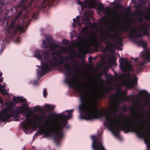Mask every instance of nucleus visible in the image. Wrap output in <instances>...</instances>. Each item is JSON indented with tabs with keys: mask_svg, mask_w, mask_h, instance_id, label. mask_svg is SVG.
I'll return each mask as SVG.
<instances>
[{
	"mask_svg": "<svg viewBox=\"0 0 150 150\" xmlns=\"http://www.w3.org/2000/svg\"><path fill=\"white\" fill-rule=\"evenodd\" d=\"M82 103L79 105V110L80 111L79 118L81 119L92 120L98 117H105V125L107 126L108 128L112 131L116 136H117L120 131L122 130L125 133L130 132H135L137 136L140 139L147 137L146 129L141 126L139 121H137L135 119H132L133 123L129 124L125 120L129 118V116L121 113L119 116L124 119L123 123L120 120L112 121L111 120L110 115L112 113L110 111H105V112L98 113L97 107L96 105L97 100L95 95L92 96L90 99L89 104H86L83 96L81 97Z\"/></svg>",
	"mask_w": 150,
	"mask_h": 150,
	"instance_id": "obj_1",
	"label": "nucleus"
},
{
	"mask_svg": "<svg viewBox=\"0 0 150 150\" xmlns=\"http://www.w3.org/2000/svg\"><path fill=\"white\" fill-rule=\"evenodd\" d=\"M74 110L73 109L66 110V111L68 113V115H64V113H59L57 114V117L62 121L60 122H57L54 126L50 125L49 127L51 128V129L50 133L47 132L45 128L41 126L39 122L40 120V118L37 115H35L34 118L37 120V121L33 120L32 119L28 117V115H26V117L24 120V121L25 122H22V125L23 127L25 130H29L31 126H36L38 125L39 131L36 133L37 134H39L41 135L44 133L45 136L53 137L54 142L57 144H58L63 136V130L67 125V121L71 117L72 113Z\"/></svg>",
	"mask_w": 150,
	"mask_h": 150,
	"instance_id": "obj_2",
	"label": "nucleus"
},
{
	"mask_svg": "<svg viewBox=\"0 0 150 150\" xmlns=\"http://www.w3.org/2000/svg\"><path fill=\"white\" fill-rule=\"evenodd\" d=\"M6 105V107L0 112L1 120L4 122L19 121V115L24 112V108L22 106H16L14 110L13 107L16 106L15 104L11 101L7 102Z\"/></svg>",
	"mask_w": 150,
	"mask_h": 150,
	"instance_id": "obj_3",
	"label": "nucleus"
},
{
	"mask_svg": "<svg viewBox=\"0 0 150 150\" xmlns=\"http://www.w3.org/2000/svg\"><path fill=\"white\" fill-rule=\"evenodd\" d=\"M73 64L74 66L73 68H71L70 64L68 63H65L62 67L68 75L65 79L64 82L71 87H72L74 86L76 92L80 94V98L81 102V104L82 103L81 98L83 96L85 99L86 103L87 104L86 102L87 94L86 93H83L82 90V88L84 87L86 83H83L81 81H80L79 82L80 84H74V79H71L70 76V75L72 74L73 71H77L79 68V66L78 64L75 63H74Z\"/></svg>",
	"mask_w": 150,
	"mask_h": 150,
	"instance_id": "obj_4",
	"label": "nucleus"
},
{
	"mask_svg": "<svg viewBox=\"0 0 150 150\" xmlns=\"http://www.w3.org/2000/svg\"><path fill=\"white\" fill-rule=\"evenodd\" d=\"M35 52L34 56L36 57L41 60L42 59V57L43 56L45 59V61H42L43 64L41 67V71H40L38 69L37 70L38 76H44L45 74V73L48 71H45V69L43 68L42 67L45 63L50 60L51 54L46 51L37 50L35 51Z\"/></svg>",
	"mask_w": 150,
	"mask_h": 150,
	"instance_id": "obj_5",
	"label": "nucleus"
},
{
	"mask_svg": "<svg viewBox=\"0 0 150 150\" xmlns=\"http://www.w3.org/2000/svg\"><path fill=\"white\" fill-rule=\"evenodd\" d=\"M22 11H21L19 14H18L14 20L12 21L8 27V33L9 35L13 36L14 35L16 34L18 31H19L21 33H23L24 31V25L23 24L19 23L16 24L15 21L21 15Z\"/></svg>",
	"mask_w": 150,
	"mask_h": 150,
	"instance_id": "obj_6",
	"label": "nucleus"
},
{
	"mask_svg": "<svg viewBox=\"0 0 150 150\" xmlns=\"http://www.w3.org/2000/svg\"><path fill=\"white\" fill-rule=\"evenodd\" d=\"M64 60L62 59L59 60V59L56 56H52L50 57V60L45 63L42 67L45 68V71H50L56 67L59 66L62 64H65Z\"/></svg>",
	"mask_w": 150,
	"mask_h": 150,
	"instance_id": "obj_7",
	"label": "nucleus"
},
{
	"mask_svg": "<svg viewBox=\"0 0 150 150\" xmlns=\"http://www.w3.org/2000/svg\"><path fill=\"white\" fill-rule=\"evenodd\" d=\"M100 33L103 41H105L108 38H110L112 40H113L115 38L117 39V41L114 40V42L117 47H120L123 45V44L122 42V37L117 36V35H111L107 30H105L104 32L103 29L101 30Z\"/></svg>",
	"mask_w": 150,
	"mask_h": 150,
	"instance_id": "obj_8",
	"label": "nucleus"
},
{
	"mask_svg": "<svg viewBox=\"0 0 150 150\" xmlns=\"http://www.w3.org/2000/svg\"><path fill=\"white\" fill-rule=\"evenodd\" d=\"M133 75L134 79H131L132 76L129 73L122 74V76L127 79L124 83V85L126 87L133 88L137 85L138 78L134 74Z\"/></svg>",
	"mask_w": 150,
	"mask_h": 150,
	"instance_id": "obj_9",
	"label": "nucleus"
},
{
	"mask_svg": "<svg viewBox=\"0 0 150 150\" xmlns=\"http://www.w3.org/2000/svg\"><path fill=\"white\" fill-rule=\"evenodd\" d=\"M91 137L93 140L92 147L93 150H106L103 145L101 137L92 136Z\"/></svg>",
	"mask_w": 150,
	"mask_h": 150,
	"instance_id": "obj_10",
	"label": "nucleus"
},
{
	"mask_svg": "<svg viewBox=\"0 0 150 150\" xmlns=\"http://www.w3.org/2000/svg\"><path fill=\"white\" fill-rule=\"evenodd\" d=\"M51 39V37L50 36H46V40H43L42 45L43 47L45 49H47L49 47L50 51L54 50L55 49L58 47V45L57 44L53 42L49 43Z\"/></svg>",
	"mask_w": 150,
	"mask_h": 150,
	"instance_id": "obj_11",
	"label": "nucleus"
},
{
	"mask_svg": "<svg viewBox=\"0 0 150 150\" xmlns=\"http://www.w3.org/2000/svg\"><path fill=\"white\" fill-rule=\"evenodd\" d=\"M136 42L137 45L140 46H141L145 50L143 55V57L144 59L147 61L148 62L150 61V51L148 50L147 49H146L147 46V43L146 42L141 39L139 41L136 40Z\"/></svg>",
	"mask_w": 150,
	"mask_h": 150,
	"instance_id": "obj_12",
	"label": "nucleus"
},
{
	"mask_svg": "<svg viewBox=\"0 0 150 150\" xmlns=\"http://www.w3.org/2000/svg\"><path fill=\"white\" fill-rule=\"evenodd\" d=\"M78 4L81 5L82 9L87 7L90 8H95L96 3V0H84L83 1L78 0Z\"/></svg>",
	"mask_w": 150,
	"mask_h": 150,
	"instance_id": "obj_13",
	"label": "nucleus"
},
{
	"mask_svg": "<svg viewBox=\"0 0 150 150\" xmlns=\"http://www.w3.org/2000/svg\"><path fill=\"white\" fill-rule=\"evenodd\" d=\"M121 60L123 62V64H120V66L121 71L125 72H127L128 68L130 67L131 64L129 62V60L127 59L125 61L123 58H122Z\"/></svg>",
	"mask_w": 150,
	"mask_h": 150,
	"instance_id": "obj_14",
	"label": "nucleus"
},
{
	"mask_svg": "<svg viewBox=\"0 0 150 150\" xmlns=\"http://www.w3.org/2000/svg\"><path fill=\"white\" fill-rule=\"evenodd\" d=\"M91 45L96 48L101 47H103L102 44H100L96 37L91 35Z\"/></svg>",
	"mask_w": 150,
	"mask_h": 150,
	"instance_id": "obj_15",
	"label": "nucleus"
},
{
	"mask_svg": "<svg viewBox=\"0 0 150 150\" xmlns=\"http://www.w3.org/2000/svg\"><path fill=\"white\" fill-rule=\"evenodd\" d=\"M139 94L136 95V98L139 100L140 97L142 99L144 98V95L145 94V96L148 98H150V95L145 90H139L138 91Z\"/></svg>",
	"mask_w": 150,
	"mask_h": 150,
	"instance_id": "obj_16",
	"label": "nucleus"
},
{
	"mask_svg": "<svg viewBox=\"0 0 150 150\" xmlns=\"http://www.w3.org/2000/svg\"><path fill=\"white\" fill-rule=\"evenodd\" d=\"M144 13V11L142 10L136 11L135 15L137 17H138L137 19L138 21L142 22L143 21L144 19L142 16Z\"/></svg>",
	"mask_w": 150,
	"mask_h": 150,
	"instance_id": "obj_17",
	"label": "nucleus"
},
{
	"mask_svg": "<svg viewBox=\"0 0 150 150\" xmlns=\"http://www.w3.org/2000/svg\"><path fill=\"white\" fill-rule=\"evenodd\" d=\"M80 16H76V19L74 18L73 19L74 23L73 24V25L74 28L76 27V24L79 26H81V24L80 21Z\"/></svg>",
	"mask_w": 150,
	"mask_h": 150,
	"instance_id": "obj_18",
	"label": "nucleus"
},
{
	"mask_svg": "<svg viewBox=\"0 0 150 150\" xmlns=\"http://www.w3.org/2000/svg\"><path fill=\"white\" fill-rule=\"evenodd\" d=\"M148 24L146 23H144L143 24V26H144V28H141L139 29V31H142V33L143 35L147 36L149 35V30L147 29H145L146 28V26Z\"/></svg>",
	"mask_w": 150,
	"mask_h": 150,
	"instance_id": "obj_19",
	"label": "nucleus"
},
{
	"mask_svg": "<svg viewBox=\"0 0 150 150\" xmlns=\"http://www.w3.org/2000/svg\"><path fill=\"white\" fill-rule=\"evenodd\" d=\"M13 101L16 103H19V102L21 103H23L26 101L25 99L23 98L22 97H17L16 98L15 96H13L12 98Z\"/></svg>",
	"mask_w": 150,
	"mask_h": 150,
	"instance_id": "obj_20",
	"label": "nucleus"
},
{
	"mask_svg": "<svg viewBox=\"0 0 150 150\" xmlns=\"http://www.w3.org/2000/svg\"><path fill=\"white\" fill-rule=\"evenodd\" d=\"M110 90V88H105L104 89L102 90V93L100 94L99 96L100 98H105L106 95L109 92Z\"/></svg>",
	"mask_w": 150,
	"mask_h": 150,
	"instance_id": "obj_21",
	"label": "nucleus"
},
{
	"mask_svg": "<svg viewBox=\"0 0 150 150\" xmlns=\"http://www.w3.org/2000/svg\"><path fill=\"white\" fill-rule=\"evenodd\" d=\"M71 54L72 55L70 57L68 58L67 56L64 57V58L63 59H64V62L65 61L67 63V62H68V59H73L74 57H76L77 55V54L76 53L75 51L74 50H73L71 52Z\"/></svg>",
	"mask_w": 150,
	"mask_h": 150,
	"instance_id": "obj_22",
	"label": "nucleus"
},
{
	"mask_svg": "<svg viewBox=\"0 0 150 150\" xmlns=\"http://www.w3.org/2000/svg\"><path fill=\"white\" fill-rule=\"evenodd\" d=\"M98 9L100 11L102 12H103L106 11L105 14H108V11L105 9L103 4L101 3H100L99 4Z\"/></svg>",
	"mask_w": 150,
	"mask_h": 150,
	"instance_id": "obj_23",
	"label": "nucleus"
},
{
	"mask_svg": "<svg viewBox=\"0 0 150 150\" xmlns=\"http://www.w3.org/2000/svg\"><path fill=\"white\" fill-rule=\"evenodd\" d=\"M144 140L145 143L146 144L147 150H150V141L148 137L144 138Z\"/></svg>",
	"mask_w": 150,
	"mask_h": 150,
	"instance_id": "obj_24",
	"label": "nucleus"
},
{
	"mask_svg": "<svg viewBox=\"0 0 150 150\" xmlns=\"http://www.w3.org/2000/svg\"><path fill=\"white\" fill-rule=\"evenodd\" d=\"M147 14L144 16V18L146 20L150 21V9L146 11Z\"/></svg>",
	"mask_w": 150,
	"mask_h": 150,
	"instance_id": "obj_25",
	"label": "nucleus"
},
{
	"mask_svg": "<svg viewBox=\"0 0 150 150\" xmlns=\"http://www.w3.org/2000/svg\"><path fill=\"white\" fill-rule=\"evenodd\" d=\"M82 20L83 21L89 23V17L85 14L82 17Z\"/></svg>",
	"mask_w": 150,
	"mask_h": 150,
	"instance_id": "obj_26",
	"label": "nucleus"
},
{
	"mask_svg": "<svg viewBox=\"0 0 150 150\" xmlns=\"http://www.w3.org/2000/svg\"><path fill=\"white\" fill-rule=\"evenodd\" d=\"M112 107L114 109L113 111L115 112V116L116 117V114L117 113V112L119 110V107L117 105H112Z\"/></svg>",
	"mask_w": 150,
	"mask_h": 150,
	"instance_id": "obj_27",
	"label": "nucleus"
},
{
	"mask_svg": "<svg viewBox=\"0 0 150 150\" xmlns=\"http://www.w3.org/2000/svg\"><path fill=\"white\" fill-rule=\"evenodd\" d=\"M25 21L26 22V23L28 24L30 22V20L28 18V16L27 15H25L24 19H22V22Z\"/></svg>",
	"mask_w": 150,
	"mask_h": 150,
	"instance_id": "obj_28",
	"label": "nucleus"
},
{
	"mask_svg": "<svg viewBox=\"0 0 150 150\" xmlns=\"http://www.w3.org/2000/svg\"><path fill=\"white\" fill-rule=\"evenodd\" d=\"M0 92L1 93L2 95L4 96L5 95H8V93L4 90V88L3 86V87H0Z\"/></svg>",
	"mask_w": 150,
	"mask_h": 150,
	"instance_id": "obj_29",
	"label": "nucleus"
},
{
	"mask_svg": "<svg viewBox=\"0 0 150 150\" xmlns=\"http://www.w3.org/2000/svg\"><path fill=\"white\" fill-rule=\"evenodd\" d=\"M45 107L49 110H53L54 108V106L48 104L45 105Z\"/></svg>",
	"mask_w": 150,
	"mask_h": 150,
	"instance_id": "obj_30",
	"label": "nucleus"
},
{
	"mask_svg": "<svg viewBox=\"0 0 150 150\" xmlns=\"http://www.w3.org/2000/svg\"><path fill=\"white\" fill-rule=\"evenodd\" d=\"M146 5L145 2L143 0L141 1L139 3V6L140 7H144Z\"/></svg>",
	"mask_w": 150,
	"mask_h": 150,
	"instance_id": "obj_31",
	"label": "nucleus"
},
{
	"mask_svg": "<svg viewBox=\"0 0 150 150\" xmlns=\"http://www.w3.org/2000/svg\"><path fill=\"white\" fill-rule=\"evenodd\" d=\"M92 84V86L91 88V93L92 94H94L95 93V91H96V86L94 85L93 84Z\"/></svg>",
	"mask_w": 150,
	"mask_h": 150,
	"instance_id": "obj_32",
	"label": "nucleus"
},
{
	"mask_svg": "<svg viewBox=\"0 0 150 150\" xmlns=\"http://www.w3.org/2000/svg\"><path fill=\"white\" fill-rule=\"evenodd\" d=\"M60 51L59 50H56L55 51L52 52L51 54V55L52 56H54V55H57V56L59 52H60Z\"/></svg>",
	"mask_w": 150,
	"mask_h": 150,
	"instance_id": "obj_33",
	"label": "nucleus"
},
{
	"mask_svg": "<svg viewBox=\"0 0 150 150\" xmlns=\"http://www.w3.org/2000/svg\"><path fill=\"white\" fill-rule=\"evenodd\" d=\"M118 3H116L114 5V7L116 8L119 9L121 8V6Z\"/></svg>",
	"mask_w": 150,
	"mask_h": 150,
	"instance_id": "obj_34",
	"label": "nucleus"
},
{
	"mask_svg": "<svg viewBox=\"0 0 150 150\" xmlns=\"http://www.w3.org/2000/svg\"><path fill=\"white\" fill-rule=\"evenodd\" d=\"M88 28V27L87 26H83L81 30V32L82 33H85L86 32Z\"/></svg>",
	"mask_w": 150,
	"mask_h": 150,
	"instance_id": "obj_35",
	"label": "nucleus"
},
{
	"mask_svg": "<svg viewBox=\"0 0 150 150\" xmlns=\"http://www.w3.org/2000/svg\"><path fill=\"white\" fill-rule=\"evenodd\" d=\"M62 52H61V51L60 52H59L57 57V58H60L62 59H63L64 58V57L62 55Z\"/></svg>",
	"mask_w": 150,
	"mask_h": 150,
	"instance_id": "obj_36",
	"label": "nucleus"
},
{
	"mask_svg": "<svg viewBox=\"0 0 150 150\" xmlns=\"http://www.w3.org/2000/svg\"><path fill=\"white\" fill-rule=\"evenodd\" d=\"M62 43L64 45H68L69 44V41L66 39H64L62 40Z\"/></svg>",
	"mask_w": 150,
	"mask_h": 150,
	"instance_id": "obj_37",
	"label": "nucleus"
},
{
	"mask_svg": "<svg viewBox=\"0 0 150 150\" xmlns=\"http://www.w3.org/2000/svg\"><path fill=\"white\" fill-rule=\"evenodd\" d=\"M122 110L124 112H126L128 110V108L125 106H122L121 107Z\"/></svg>",
	"mask_w": 150,
	"mask_h": 150,
	"instance_id": "obj_38",
	"label": "nucleus"
},
{
	"mask_svg": "<svg viewBox=\"0 0 150 150\" xmlns=\"http://www.w3.org/2000/svg\"><path fill=\"white\" fill-rule=\"evenodd\" d=\"M3 3L0 2V16L2 14L3 10L2 9L1 7L3 5Z\"/></svg>",
	"mask_w": 150,
	"mask_h": 150,
	"instance_id": "obj_39",
	"label": "nucleus"
},
{
	"mask_svg": "<svg viewBox=\"0 0 150 150\" xmlns=\"http://www.w3.org/2000/svg\"><path fill=\"white\" fill-rule=\"evenodd\" d=\"M43 96L44 97H47V93L46 89H45L43 91Z\"/></svg>",
	"mask_w": 150,
	"mask_h": 150,
	"instance_id": "obj_40",
	"label": "nucleus"
},
{
	"mask_svg": "<svg viewBox=\"0 0 150 150\" xmlns=\"http://www.w3.org/2000/svg\"><path fill=\"white\" fill-rule=\"evenodd\" d=\"M125 100L127 101H130L131 99L130 98V96H125Z\"/></svg>",
	"mask_w": 150,
	"mask_h": 150,
	"instance_id": "obj_41",
	"label": "nucleus"
},
{
	"mask_svg": "<svg viewBox=\"0 0 150 150\" xmlns=\"http://www.w3.org/2000/svg\"><path fill=\"white\" fill-rule=\"evenodd\" d=\"M15 42L17 43H19L21 42V39L17 37L16 38Z\"/></svg>",
	"mask_w": 150,
	"mask_h": 150,
	"instance_id": "obj_42",
	"label": "nucleus"
},
{
	"mask_svg": "<svg viewBox=\"0 0 150 150\" xmlns=\"http://www.w3.org/2000/svg\"><path fill=\"white\" fill-rule=\"evenodd\" d=\"M137 36L138 37L142 38L143 37V35L140 33H138L137 34Z\"/></svg>",
	"mask_w": 150,
	"mask_h": 150,
	"instance_id": "obj_43",
	"label": "nucleus"
},
{
	"mask_svg": "<svg viewBox=\"0 0 150 150\" xmlns=\"http://www.w3.org/2000/svg\"><path fill=\"white\" fill-rule=\"evenodd\" d=\"M127 29V27H123L121 28V30L125 31H126Z\"/></svg>",
	"mask_w": 150,
	"mask_h": 150,
	"instance_id": "obj_44",
	"label": "nucleus"
},
{
	"mask_svg": "<svg viewBox=\"0 0 150 150\" xmlns=\"http://www.w3.org/2000/svg\"><path fill=\"white\" fill-rule=\"evenodd\" d=\"M3 100L2 98L0 96V103L2 105L3 104Z\"/></svg>",
	"mask_w": 150,
	"mask_h": 150,
	"instance_id": "obj_45",
	"label": "nucleus"
},
{
	"mask_svg": "<svg viewBox=\"0 0 150 150\" xmlns=\"http://www.w3.org/2000/svg\"><path fill=\"white\" fill-rule=\"evenodd\" d=\"M88 61L91 62H92V57H89L88 58Z\"/></svg>",
	"mask_w": 150,
	"mask_h": 150,
	"instance_id": "obj_46",
	"label": "nucleus"
},
{
	"mask_svg": "<svg viewBox=\"0 0 150 150\" xmlns=\"http://www.w3.org/2000/svg\"><path fill=\"white\" fill-rule=\"evenodd\" d=\"M34 110H38V106H36L34 108Z\"/></svg>",
	"mask_w": 150,
	"mask_h": 150,
	"instance_id": "obj_47",
	"label": "nucleus"
},
{
	"mask_svg": "<svg viewBox=\"0 0 150 150\" xmlns=\"http://www.w3.org/2000/svg\"><path fill=\"white\" fill-rule=\"evenodd\" d=\"M85 47L86 48V49L87 50H89V46L88 45H87L85 46Z\"/></svg>",
	"mask_w": 150,
	"mask_h": 150,
	"instance_id": "obj_48",
	"label": "nucleus"
},
{
	"mask_svg": "<svg viewBox=\"0 0 150 150\" xmlns=\"http://www.w3.org/2000/svg\"><path fill=\"white\" fill-rule=\"evenodd\" d=\"M132 97L133 98H134V99H135V95H131L130 96V97Z\"/></svg>",
	"mask_w": 150,
	"mask_h": 150,
	"instance_id": "obj_49",
	"label": "nucleus"
},
{
	"mask_svg": "<svg viewBox=\"0 0 150 150\" xmlns=\"http://www.w3.org/2000/svg\"><path fill=\"white\" fill-rule=\"evenodd\" d=\"M43 122L45 124H48V122H47V120H45Z\"/></svg>",
	"mask_w": 150,
	"mask_h": 150,
	"instance_id": "obj_50",
	"label": "nucleus"
},
{
	"mask_svg": "<svg viewBox=\"0 0 150 150\" xmlns=\"http://www.w3.org/2000/svg\"><path fill=\"white\" fill-rule=\"evenodd\" d=\"M54 115L53 113H51L50 115L49 116V117L50 118H51L52 117H54Z\"/></svg>",
	"mask_w": 150,
	"mask_h": 150,
	"instance_id": "obj_51",
	"label": "nucleus"
},
{
	"mask_svg": "<svg viewBox=\"0 0 150 150\" xmlns=\"http://www.w3.org/2000/svg\"><path fill=\"white\" fill-rule=\"evenodd\" d=\"M110 96L111 97V98H112V99H113L114 98V96L113 95V94H111Z\"/></svg>",
	"mask_w": 150,
	"mask_h": 150,
	"instance_id": "obj_52",
	"label": "nucleus"
},
{
	"mask_svg": "<svg viewBox=\"0 0 150 150\" xmlns=\"http://www.w3.org/2000/svg\"><path fill=\"white\" fill-rule=\"evenodd\" d=\"M80 50H81L83 53H84L85 52V50L83 49H81Z\"/></svg>",
	"mask_w": 150,
	"mask_h": 150,
	"instance_id": "obj_53",
	"label": "nucleus"
},
{
	"mask_svg": "<svg viewBox=\"0 0 150 150\" xmlns=\"http://www.w3.org/2000/svg\"><path fill=\"white\" fill-rule=\"evenodd\" d=\"M140 109L142 110H144V108L143 106H140Z\"/></svg>",
	"mask_w": 150,
	"mask_h": 150,
	"instance_id": "obj_54",
	"label": "nucleus"
},
{
	"mask_svg": "<svg viewBox=\"0 0 150 150\" xmlns=\"http://www.w3.org/2000/svg\"><path fill=\"white\" fill-rule=\"evenodd\" d=\"M3 81V78L0 77V82H2Z\"/></svg>",
	"mask_w": 150,
	"mask_h": 150,
	"instance_id": "obj_55",
	"label": "nucleus"
},
{
	"mask_svg": "<svg viewBox=\"0 0 150 150\" xmlns=\"http://www.w3.org/2000/svg\"><path fill=\"white\" fill-rule=\"evenodd\" d=\"M129 110H130V111H131V112L133 111V108L132 107L130 108H129Z\"/></svg>",
	"mask_w": 150,
	"mask_h": 150,
	"instance_id": "obj_56",
	"label": "nucleus"
},
{
	"mask_svg": "<svg viewBox=\"0 0 150 150\" xmlns=\"http://www.w3.org/2000/svg\"><path fill=\"white\" fill-rule=\"evenodd\" d=\"M132 31L133 33H135L136 32V31L134 29H132Z\"/></svg>",
	"mask_w": 150,
	"mask_h": 150,
	"instance_id": "obj_57",
	"label": "nucleus"
},
{
	"mask_svg": "<svg viewBox=\"0 0 150 150\" xmlns=\"http://www.w3.org/2000/svg\"><path fill=\"white\" fill-rule=\"evenodd\" d=\"M145 64V62H142L141 64V65L142 66L144 65Z\"/></svg>",
	"mask_w": 150,
	"mask_h": 150,
	"instance_id": "obj_58",
	"label": "nucleus"
},
{
	"mask_svg": "<svg viewBox=\"0 0 150 150\" xmlns=\"http://www.w3.org/2000/svg\"><path fill=\"white\" fill-rule=\"evenodd\" d=\"M144 104L145 105H147V103L146 101H144Z\"/></svg>",
	"mask_w": 150,
	"mask_h": 150,
	"instance_id": "obj_59",
	"label": "nucleus"
},
{
	"mask_svg": "<svg viewBox=\"0 0 150 150\" xmlns=\"http://www.w3.org/2000/svg\"><path fill=\"white\" fill-rule=\"evenodd\" d=\"M115 76L116 77H118V75L117 73H116L115 74Z\"/></svg>",
	"mask_w": 150,
	"mask_h": 150,
	"instance_id": "obj_60",
	"label": "nucleus"
},
{
	"mask_svg": "<svg viewBox=\"0 0 150 150\" xmlns=\"http://www.w3.org/2000/svg\"><path fill=\"white\" fill-rule=\"evenodd\" d=\"M140 71V69H138V70H137V73H138L139 71Z\"/></svg>",
	"mask_w": 150,
	"mask_h": 150,
	"instance_id": "obj_61",
	"label": "nucleus"
},
{
	"mask_svg": "<svg viewBox=\"0 0 150 150\" xmlns=\"http://www.w3.org/2000/svg\"><path fill=\"white\" fill-rule=\"evenodd\" d=\"M28 0H22V2H24L25 1H27Z\"/></svg>",
	"mask_w": 150,
	"mask_h": 150,
	"instance_id": "obj_62",
	"label": "nucleus"
},
{
	"mask_svg": "<svg viewBox=\"0 0 150 150\" xmlns=\"http://www.w3.org/2000/svg\"><path fill=\"white\" fill-rule=\"evenodd\" d=\"M2 73L1 72H0V76H2Z\"/></svg>",
	"mask_w": 150,
	"mask_h": 150,
	"instance_id": "obj_63",
	"label": "nucleus"
},
{
	"mask_svg": "<svg viewBox=\"0 0 150 150\" xmlns=\"http://www.w3.org/2000/svg\"><path fill=\"white\" fill-rule=\"evenodd\" d=\"M110 76V77H112V75L111 74H110L109 75Z\"/></svg>",
	"mask_w": 150,
	"mask_h": 150,
	"instance_id": "obj_64",
	"label": "nucleus"
}]
</instances>
